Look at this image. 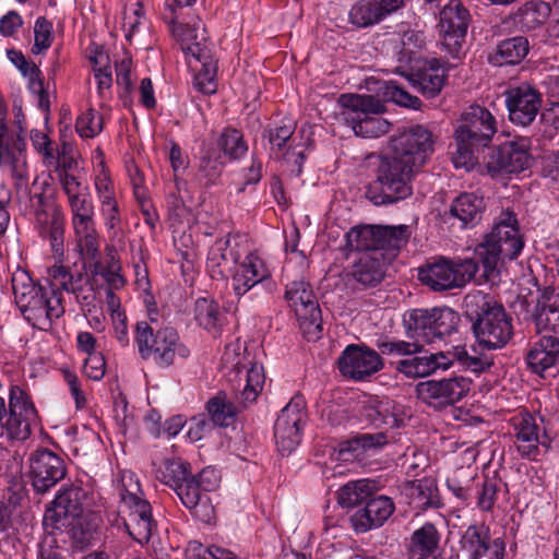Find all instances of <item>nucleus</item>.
I'll return each mask as SVG.
<instances>
[{"label": "nucleus", "instance_id": "f3484780", "mask_svg": "<svg viewBox=\"0 0 559 559\" xmlns=\"http://www.w3.org/2000/svg\"><path fill=\"white\" fill-rule=\"evenodd\" d=\"M471 384V380L464 377L428 380L418 383L416 392L423 403L442 409L461 401L469 392Z\"/></svg>", "mask_w": 559, "mask_h": 559}, {"label": "nucleus", "instance_id": "c03bdc74", "mask_svg": "<svg viewBox=\"0 0 559 559\" xmlns=\"http://www.w3.org/2000/svg\"><path fill=\"white\" fill-rule=\"evenodd\" d=\"M530 51V41L525 36H514L500 41L497 46L496 53L490 60L499 66L518 64Z\"/></svg>", "mask_w": 559, "mask_h": 559}, {"label": "nucleus", "instance_id": "f257e3e1", "mask_svg": "<svg viewBox=\"0 0 559 559\" xmlns=\"http://www.w3.org/2000/svg\"><path fill=\"white\" fill-rule=\"evenodd\" d=\"M432 135L423 126H415L391 140V154L383 156L376 179L366 195L374 205L405 200L413 193L412 179L432 151Z\"/></svg>", "mask_w": 559, "mask_h": 559}, {"label": "nucleus", "instance_id": "6ab92c4d", "mask_svg": "<svg viewBox=\"0 0 559 559\" xmlns=\"http://www.w3.org/2000/svg\"><path fill=\"white\" fill-rule=\"evenodd\" d=\"M285 298L304 329L322 330L321 310L309 283L300 280L287 284Z\"/></svg>", "mask_w": 559, "mask_h": 559}, {"label": "nucleus", "instance_id": "6e6552de", "mask_svg": "<svg viewBox=\"0 0 559 559\" xmlns=\"http://www.w3.org/2000/svg\"><path fill=\"white\" fill-rule=\"evenodd\" d=\"M135 343L141 358L152 359L160 368L173 365L176 356L187 358L190 355L174 328H163L154 333L145 321L135 325Z\"/></svg>", "mask_w": 559, "mask_h": 559}, {"label": "nucleus", "instance_id": "ea45409f", "mask_svg": "<svg viewBox=\"0 0 559 559\" xmlns=\"http://www.w3.org/2000/svg\"><path fill=\"white\" fill-rule=\"evenodd\" d=\"M409 504L415 509L426 510L428 508H440L441 500L437 483L432 478H421L409 481L404 487Z\"/></svg>", "mask_w": 559, "mask_h": 559}, {"label": "nucleus", "instance_id": "864d4df0", "mask_svg": "<svg viewBox=\"0 0 559 559\" xmlns=\"http://www.w3.org/2000/svg\"><path fill=\"white\" fill-rule=\"evenodd\" d=\"M386 443L383 433H359L340 444V454L354 453L358 456L361 452L381 448Z\"/></svg>", "mask_w": 559, "mask_h": 559}, {"label": "nucleus", "instance_id": "7c9ffc66", "mask_svg": "<svg viewBox=\"0 0 559 559\" xmlns=\"http://www.w3.org/2000/svg\"><path fill=\"white\" fill-rule=\"evenodd\" d=\"M270 276L265 262L258 254L249 253L233 275V289L238 297H242Z\"/></svg>", "mask_w": 559, "mask_h": 559}, {"label": "nucleus", "instance_id": "4c0bfd02", "mask_svg": "<svg viewBox=\"0 0 559 559\" xmlns=\"http://www.w3.org/2000/svg\"><path fill=\"white\" fill-rule=\"evenodd\" d=\"M411 80L425 97L432 98L445 84V69L438 59L432 58L426 60L423 67L412 74Z\"/></svg>", "mask_w": 559, "mask_h": 559}, {"label": "nucleus", "instance_id": "7ed1b4c3", "mask_svg": "<svg viewBox=\"0 0 559 559\" xmlns=\"http://www.w3.org/2000/svg\"><path fill=\"white\" fill-rule=\"evenodd\" d=\"M497 132V121L493 115L479 105L468 106L461 117V123L455 129L456 148L452 160L456 168H472L477 163L476 153L488 146Z\"/></svg>", "mask_w": 559, "mask_h": 559}, {"label": "nucleus", "instance_id": "8fccbe9b", "mask_svg": "<svg viewBox=\"0 0 559 559\" xmlns=\"http://www.w3.org/2000/svg\"><path fill=\"white\" fill-rule=\"evenodd\" d=\"M476 474L468 467L456 468L447 479L448 489L463 502H468L474 489Z\"/></svg>", "mask_w": 559, "mask_h": 559}, {"label": "nucleus", "instance_id": "9b49d317", "mask_svg": "<svg viewBox=\"0 0 559 559\" xmlns=\"http://www.w3.org/2000/svg\"><path fill=\"white\" fill-rule=\"evenodd\" d=\"M478 271V263L473 259L452 261L440 258L433 263L419 269V280L435 292L461 288L469 283Z\"/></svg>", "mask_w": 559, "mask_h": 559}, {"label": "nucleus", "instance_id": "393cba45", "mask_svg": "<svg viewBox=\"0 0 559 559\" xmlns=\"http://www.w3.org/2000/svg\"><path fill=\"white\" fill-rule=\"evenodd\" d=\"M461 548L468 559H503L506 545L501 538L491 539L485 524L469 525L461 538Z\"/></svg>", "mask_w": 559, "mask_h": 559}, {"label": "nucleus", "instance_id": "bb28decb", "mask_svg": "<svg viewBox=\"0 0 559 559\" xmlns=\"http://www.w3.org/2000/svg\"><path fill=\"white\" fill-rule=\"evenodd\" d=\"M551 14L549 3L530 0L502 21L504 29L527 33L542 27Z\"/></svg>", "mask_w": 559, "mask_h": 559}, {"label": "nucleus", "instance_id": "5701e85b", "mask_svg": "<svg viewBox=\"0 0 559 559\" xmlns=\"http://www.w3.org/2000/svg\"><path fill=\"white\" fill-rule=\"evenodd\" d=\"M64 461L48 449L35 451L29 457V475L34 489L44 493L66 476Z\"/></svg>", "mask_w": 559, "mask_h": 559}, {"label": "nucleus", "instance_id": "69168bd1", "mask_svg": "<svg viewBox=\"0 0 559 559\" xmlns=\"http://www.w3.org/2000/svg\"><path fill=\"white\" fill-rule=\"evenodd\" d=\"M92 273L99 275L106 282L107 289H121L126 285L121 270L105 269L100 260L92 264Z\"/></svg>", "mask_w": 559, "mask_h": 559}, {"label": "nucleus", "instance_id": "2f4dec72", "mask_svg": "<svg viewBox=\"0 0 559 559\" xmlns=\"http://www.w3.org/2000/svg\"><path fill=\"white\" fill-rule=\"evenodd\" d=\"M395 510L390 497L377 496L369 498L364 509L358 510L352 521L356 531L367 532L383 525Z\"/></svg>", "mask_w": 559, "mask_h": 559}, {"label": "nucleus", "instance_id": "5fc2aeb1", "mask_svg": "<svg viewBox=\"0 0 559 559\" xmlns=\"http://www.w3.org/2000/svg\"><path fill=\"white\" fill-rule=\"evenodd\" d=\"M218 146L230 159H238L248 151L242 133L233 128L224 129L218 140Z\"/></svg>", "mask_w": 559, "mask_h": 559}, {"label": "nucleus", "instance_id": "0eeeda50", "mask_svg": "<svg viewBox=\"0 0 559 559\" xmlns=\"http://www.w3.org/2000/svg\"><path fill=\"white\" fill-rule=\"evenodd\" d=\"M265 383V373L262 365L253 364L246 371V384L236 395L237 403L231 402L227 394L219 391L206 403V411L215 426H231L237 415L253 404L263 390Z\"/></svg>", "mask_w": 559, "mask_h": 559}, {"label": "nucleus", "instance_id": "2eb2a0df", "mask_svg": "<svg viewBox=\"0 0 559 559\" xmlns=\"http://www.w3.org/2000/svg\"><path fill=\"white\" fill-rule=\"evenodd\" d=\"M469 22L471 14L459 0H450L440 11L441 43L453 58H459L462 52Z\"/></svg>", "mask_w": 559, "mask_h": 559}, {"label": "nucleus", "instance_id": "de8ad7c7", "mask_svg": "<svg viewBox=\"0 0 559 559\" xmlns=\"http://www.w3.org/2000/svg\"><path fill=\"white\" fill-rule=\"evenodd\" d=\"M190 476V464L180 459H166L156 469V478L174 490Z\"/></svg>", "mask_w": 559, "mask_h": 559}, {"label": "nucleus", "instance_id": "603ef678", "mask_svg": "<svg viewBox=\"0 0 559 559\" xmlns=\"http://www.w3.org/2000/svg\"><path fill=\"white\" fill-rule=\"evenodd\" d=\"M495 306H501V304L480 290L467 294L463 300L465 313L473 323L484 318Z\"/></svg>", "mask_w": 559, "mask_h": 559}, {"label": "nucleus", "instance_id": "aec40b11", "mask_svg": "<svg viewBox=\"0 0 559 559\" xmlns=\"http://www.w3.org/2000/svg\"><path fill=\"white\" fill-rule=\"evenodd\" d=\"M506 105L512 123L527 127L537 117L542 107V94L528 83L506 91Z\"/></svg>", "mask_w": 559, "mask_h": 559}, {"label": "nucleus", "instance_id": "37998d69", "mask_svg": "<svg viewBox=\"0 0 559 559\" xmlns=\"http://www.w3.org/2000/svg\"><path fill=\"white\" fill-rule=\"evenodd\" d=\"M194 320L198 325L212 333L214 336L221 333L225 316L219 305L211 298H198L193 308Z\"/></svg>", "mask_w": 559, "mask_h": 559}, {"label": "nucleus", "instance_id": "c9c22d12", "mask_svg": "<svg viewBox=\"0 0 559 559\" xmlns=\"http://www.w3.org/2000/svg\"><path fill=\"white\" fill-rule=\"evenodd\" d=\"M182 504L192 511L193 515L204 523H210L213 518V507L210 504L207 495H205L192 475L180 483L175 489Z\"/></svg>", "mask_w": 559, "mask_h": 559}, {"label": "nucleus", "instance_id": "6e6d98bb", "mask_svg": "<svg viewBox=\"0 0 559 559\" xmlns=\"http://www.w3.org/2000/svg\"><path fill=\"white\" fill-rule=\"evenodd\" d=\"M120 497L121 503L123 506H128L131 503H135L142 500H146L143 497V491L141 489L140 481L136 475L131 471H123L120 474Z\"/></svg>", "mask_w": 559, "mask_h": 559}, {"label": "nucleus", "instance_id": "09e8293b", "mask_svg": "<svg viewBox=\"0 0 559 559\" xmlns=\"http://www.w3.org/2000/svg\"><path fill=\"white\" fill-rule=\"evenodd\" d=\"M379 226L353 227L345 235V248L356 251L376 252Z\"/></svg>", "mask_w": 559, "mask_h": 559}, {"label": "nucleus", "instance_id": "338daca9", "mask_svg": "<svg viewBox=\"0 0 559 559\" xmlns=\"http://www.w3.org/2000/svg\"><path fill=\"white\" fill-rule=\"evenodd\" d=\"M188 183L186 180L179 178L178 175L174 176L175 191L168 192L166 197L167 205L170 211L176 214L185 207V193L187 192Z\"/></svg>", "mask_w": 559, "mask_h": 559}, {"label": "nucleus", "instance_id": "423d86ee", "mask_svg": "<svg viewBox=\"0 0 559 559\" xmlns=\"http://www.w3.org/2000/svg\"><path fill=\"white\" fill-rule=\"evenodd\" d=\"M341 115L356 135L379 138L390 130V123L380 117L385 111L384 104L373 95L343 94L338 99Z\"/></svg>", "mask_w": 559, "mask_h": 559}, {"label": "nucleus", "instance_id": "49530a36", "mask_svg": "<svg viewBox=\"0 0 559 559\" xmlns=\"http://www.w3.org/2000/svg\"><path fill=\"white\" fill-rule=\"evenodd\" d=\"M383 20L377 0H358L348 12V22L357 28H367Z\"/></svg>", "mask_w": 559, "mask_h": 559}, {"label": "nucleus", "instance_id": "1a4fd4ad", "mask_svg": "<svg viewBox=\"0 0 559 559\" xmlns=\"http://www.w3.org/2000/svg\"><path fill=\"white\" fill-rule=\"evenodd\" d=\"M459 323V314L450 308L413 309L403 316L407 335L425 343L451 335Z\"/></svg>", "mask_w": 559, "mask_h": 559}, {"label": "nucleus", "instance_id": "20e7f679", "mask_svg": "<svg viewBox=\"0 0 559 559\" xmlns=\"http://www.w3.org/2000/svg\"><path fill=\"white\" fill-rule=\"evenodd\" d=\"M11 282L14 301L24 319L34 328L47 331L64 313L63 298L52 296L35 284L27 272L16 271Z\"/></svg>", "mask_w": 559, "mask_h": 559}, {"label": "nucleus", "instance_id": "39448f33", "mask_svg": "<svg viewBox=\"0 0 559 559\" xmlns=\"http://www.w3.org/2000/svg\"><path fill=\"white\" fill-rule=\"evenodd\" d=\"M524 247L523 235L520 231L516 214L509 209L502 211L495 224L476 249L484 266L486 277H489L498 265L499 260H514Z\"/></svg>", "mask_w": 559, "mask_h": 559}, {"label": "nucleus", "instance_id": "72a5a7b5", "mask_svg": "<svg viewBox=\"0 0 559 559\" xmlns=\"http://www.w3.org/2000/svg\"><path fill=\"white\" fill-rule=\"evenodd\" d=\"M384 254L366 253L354 263L348 277L356 284V288L366 289L379 285L384 278Z\"/></svg>", "mask_w": 559, "mask_h": 559}, {"label": "nucleus", "instance_id": "13d9d810", "mask_svg": "<svg viewBox=\"0 0 559 559\" xmlns=\"http://www.w3.org/2000/svg\"><path fill=\"white\" fill-rule=\"evenodd\" d=\"M420 341L406 342L402 340H390L378 342L377 347L383 355L389 356H413L419 354L423 349Z\"/></svg>", "mask_w": 559, "mask_h": 559}, {"label": "nucleus", "instance_id": "ddd939ff", "mask_svg": "<svg viewBox=\"0 0 559 559\" xmlns=\"http://www.w3.org/2000/svg\"><path fill=\"white\" fill-rule=\"evenodd\" d=\"M48 281L52 296L62 298V292H66L74 295L83 310L91 312L95 307V292L86 272L56 264L48 269Z\"/></svg>", "mask_w": 559, "mask_h": 559}, {"label": "nucleus", "instance_id": "4d7b16f0", "mask_svg": "<svg viewBox=\"0 0 559 559\" xmlns=\"http://www.w3.org/2000/svg\"><path fill=\"white\" fill-rule=\"evenodd\" d=\"M430 362L427 360L426 355L414 356L411 358L401 359L395 362V370L406 378L416 379L424 378L431 374Z\"/></svg>", "mask_w": 559, "mask_h": 559}, {"label": "nucleus", "instance_id": "a19ab883", "mask_svg": "<svg viewBox=\"0 0 559 559\" xmlns=\"http://www.w3.org/2000/svg\"><path fill=\"white\" fill-rule=\"evenodd\" d=\"M409 237L411 230L406 225L379 226L374 253H383L384 260H391L407 243Z\"/></svg>", "mask_w": 559, "mask_h": 559}, {"label": "nucleus", "instance_id": "4be33fe9", "mask_svg": "<svg viewBox=\"0 0 559 559\" xmlns=\"http://www.w3.org/2000/svg\"><path fill=\"white\" fill-rule=\"evenodd\" d=\"M337 364L341 373L354 380H365L383 368V360L378 352L356 344L346 346Z\"/></svg>", "mask_w": 559, "mask_h": 559}, {"label": "nucleus", "instance_id": "a878e982", "mask_svg": "<svg viewBox=\"0 0 559 559\" xmlns=\"http://www.w3.org/2000/svg\"><path fill=\"white\" fill-rule=\"evenodd\" d=\"M0 167H8L12 177L26 179V143L21 133H10L0 116Z\"/></svg>", "mask_w": 559, "mask_h": 559}, {"label": "nucleus", "instance_id": "e433bc0d", "mask_svg": "<svg viewBox=\"0 0 559 559\" xmlns=\"http://www.w3.org/2000/svg\"><path fill=\"white\" fill-rule=\"evenodd\" d=\"M437 527L432 523H425L411 535L407 550L415 559H441Z\"/></svg>", "mask_w": 559, "mask_h": 559}, {"label": "nucleus", "instance_id": "f03ea898", "mask_svg": "<svg viewBox=\"0 0 559 559\" xmlns=\"http://www.w3.org/2000/svg\"><path fill=\"white\" fill-rule=\"evenodd\" d=\"M162 19L185 53L189 68L195 73L194 86L203 94L215 93L217 61L213 57L212 43L205 35L201 21H180V14L173 4L165 5Z\"/></svg>", "mask_w": 559, "mask_h": 559}, {"label": "nucleus", "instance_id": "a18cd8bd", "mask_svg": "<svg viewBox=\"0 0 559 559\" xmlns=\"http://www.w3.org/2000/svg\"><path fill=\"white\" fill-rule=\"evenodd\" d=\"M377 489V481L371 479L348 481L337 490V502L343 508H354L369 499Z\"/></svg>", "mask_w": 559, "mask_h": 559}, {"label": "nucleus", "instance_id": "052dcab7", "mask_svg": "<svg viewBox=\"0 0 559 559\" xmlns=\"http://www.w3.org/2000/svg\"><path fill=\"white\" fill-rule=\"evenodd\" d=\"M500 491V480L485 478L476 493L477 507L484 512H491Z\"/></svg>", "mask_w": 559, "mask_h": 559}, {"label": "nucleus", "instance_id": "e2e57ef3", "mask_svg": "<svg viewBox=\"0 0 559 559\" xmlns=\"http://www.w3.org/2000/svg\"><path fill=\"white\" fill-rule=\"evenodd\" d=\"M52 43V24L44 16H39L34 26V45L32 51L40 53L48 49Z\"/></svg>", "mask_w": 559, "mask_h": 559}, {"label": "nucleus", "instance_id": "4468645a", "mask_svg": "<svg viewBox=\"0 0 559 559\" xmlns=\"http://www.w3.org/2000/svg\"><path fill=\"white\" fill-rule=\"evenodd\" d=\"M31 213L35 216L39 234L48 238L55 253H62L64 240V215L59 206L44 193L28 197Z\"/></svg>", "mask_w": 559, "mask_h": 559}, {"label": "nucleus", "instance_id": "dca6fc26", "mask_svg": "<svg viewBox=\"0 0 559 559\" xmlns=\"http://www.w3.org/2000/svg\"><path fill=\"white\" fill-rule=\"evenodd\" d=\"M306 419V403L301 396L293 397L281 411L274 425V438L283 455L292 453L300 443L301 426Z\"/></svg>", "mask_w": 559, "mask_h": 559}, {"label": "nucleus", "instance_id": "473e14b6", "mask_svg": "<svg viewBox=\"0 0 559 559\" xmlns=\"http://www.w3.org/2000/svg\"><path fill=\"white\" fill-rule=\"evenodd\" d=\"M61 189L67 195L71 213V222L95 217V207L88 192V187L82 185L76 177L63 176Z\"/></svg>", "mask_w": 559, "mask_h": 559}, {"label": "nucleus", "instance_id": "412c9836", "mask_svg": "<svg viewBox=\"0 0 559 559\" xmlns=\"http://www.w3.org/2000/svg\"><path fill=\"white\" fill-rule=\"evenodd\" d=\"M294 132L295 123L288 120L280 124H270L263 132V139L267 140L271 155L275 158H283L292 166V174L298 177L302 173L306 155L304 150H290Z\"/></svg>", "mask_w": 559, "mask_h": 559}, {"label": "nucleus", "instance_id": "58836bf2", "mask_svg": "<svg viewBox=\"0 0 559 559\" xmlns=\"http://www.w3.org/2000/svg\"><path fill=\"white\" fill-rule=\"evenodd\" d=\"M559 360V342L550 336H543L526 354L527 367L536 374L543 376Z\"/></svg>", "mask_w": 559, "mask_h": 559}, {"label": "nucleus", "instance_id": "680f3d73", "mask_svg": "<svg viewBox=\"0 0 559 559\" xmlns=\"http://www.w3.org/2000/svg\"><path fill=\"white\" fill-rule=\"evenodd\" d=\"M451 356L463 367L475 372L488 370L492 366L491 359L486 356H472L465 347L456 346L451 350Z\"/></svg>", "mask_w": 559, "mask_h": 559}, {"label": "nucleus", "instance_id": "f8f14e48", "mask_svg": "<svg viewBox=\"0 0 559 559\" xmlns=\"http://www.w3.org/2000/svg\"><path fill=\"white\" fill-rule=\"evenodd\" d=\"M37 411L29 396L20 386L10 389L9 408L0 396V426L4 427L12 440L24 441L37 424Z\"/></svg>", "mask_w": 559, "mask_h": 559}, {"label": "nucleus", "instance_id": "3c124183", "mask_svg": "<svg viewBox=\"0 0 559 559\" xmlns=\"http://www.w3.org/2000/svg\"><path fill=\"white\" fill-rule=\"evenodd\" d=\"M537 331L550 333L552 340L559 342V299L544 304L535 316Z\"/></svg>", "mask_w": 559, "mask_h": 559}, {"label": "nucleus", "instance_id": "f704fd0d", "mask_svg": "<svg viewBox=\"0 0 559 559\" xmlns=\"http://www.w3.org/2000/svg\"><path fill=\"white\" fill-rule=\"evenodd\" d=\"M237 247L229 237L217 239L211 246L206 267L212 278H224L231 271L240 258Z\"/></svg>", "mask_w": 559, "mask_h": 559}, {"label": "nucleus", "instance_id": "bf43d9fd", "mask_svg": "<svg viewBox=\"0 0 559 559\" xmlns=\"http://www.w3.org/2000/svg\"><path fill=\"white\" fill-rule=\"evenodd\" d=\"M75 130L82 138H94L103 130V116L90 108L75 122Z\"/></svg>", "mask_w": 559, "mask_h": 559}, {"label": "nucleus", "instance_id": "cd10ccee", "mask_svg": "<svg viewBox=\"0 0 559 559\" xmlns=\"http://www.w3.org/2000/svg\"><path fill=\"white\" fill-rule=\"evenodd\" d=\"M85 497V491L79 486L63 487L52 501L51 508L47 509L45 520L64 525V522L69 519L80 518L83 513Z\"/></svg>", "mask_w": 559, "mask_h": 559}, {"label": "nucleus", "instance_id": "0e129e2a", "mask_svg": "<svg viewBox=\"0 0 559 559\" xmlns=\"http://www.w3.org/2000/svg\"><path fill=\"white\" fill-rule=\"evenodd\" d=\"M385 95L400 106L417 109L421 105L418 97L411 95L394 81L386 83Z\"/></svg>", "mask_w": 559, "mask_h": 559}, {"label": "nucleus", "instance_id": "79ce46f5", "mask_svg": "<svg viewBox=\"0 0 559 559\" xmlns=\"http://www.w3.org/2000/svg\"><path fill=\"white\" fill-rule=\"evenodd\" d=\"M485 210L484 199L475 193H461L452 202L450 213L462 222V225L474 226L480 219Z\"/></svg>", "mask_w": 559, "mask_h": 559}, {"label": "nucleus", "instance_id": "b1692460", "mask_svg": "<svg viewBox=\"0 0 559 559\" xmlns=\"http://www.w3.org/2000/svg\"><path fill=\"white\" fill-rule=\"evenodd\" d=\"M488 174L496 177L499 174L521 173L530 166V155L525 141L507 142L492 150L486 160Z\"/></svg>", "mask_w": 559, "mask_h": 559}, {"label": "nucleus", "instance_id": "c756f323", "mask_svg": "<svg viewBox=\"0 0 559 559\" xmlns=\"http://www.w3.org/2000/svg\"><path fill=\"white\" fill-rule=\"evenodd\" d=\"M361 415L373 426L391 428L403 426L406 417L403 407L395 401L378 397L370 399L364 404Z\"/></svg>", "mask_w": 559, "mask_h": 559}, {"label": "nucleus", "instance_id": "c85d7f7f", "mask_svg": "<svg viewBox=\"0 0 559 559\" xmlns=\"http://www.w3.org/2000/svg\"><path fill=\"white\" fill-rule=\"evenodd\" d=\"M123 526L138 543H147L155 527L152 507L147 500L121 507Z\"/></svg>", "mask_w": 559, "mask_h": 559}, {"label": "nucleus", "instance_id": "a211bd4d", "mask_svg": "<svg viewBox=\"0 0 559 559\" xmlns=\"http://www.w3.org/2000/svg\"><path fill=\"white\" fill-rule=\"evenodd\" d=\"M472 329L478 344L487 349H500L513 336L512 318L502 305L495 306L484 318L475 321Z\"/></svg>", "mask_w": 559, "mask_h": 559}, {"label": "nucleus", "instance_id": "9d476101", "mask_svg": "<svg viewBox=\"0 0 559 559\" xmlns=\"http://www.w3.org/2000/svg\"><path fill=\"white\" fill-rule=\"evenodd\" d=\"M510 426L515 450L522 459L536 462L551 449L552 439L542 418L520 412L510 419Z\"/></svg>", "mask_w": 559, "mask_h": 559}, {"label": "nucleus", "instance_id": "774afa93", "mask_svg": "<svg viewBox=\"0 0 559 559\" xmlns=\"http://www.w3.org/2000/svg\"><path fill=\"white\" fill-rule=\"evenodd\" d=\"M78 248L80 253L88 260L91 264H94L98 260H100V241L99 234H94L92 236H87L86 238H81L76 240Z\"/></svg>", "mask_w": 559, "mask_h": 559}]
</instances>
